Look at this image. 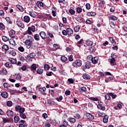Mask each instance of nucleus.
<instances>
[{"label":"nucleus","mask_w":127,"mask_h":127,"mask_svg":"<svg viewBox=\"0 0 127 127\" xmlns=\"http://www.w3.org/2000/svg\"><path fill=\"white\" fill-rule=\"evenodd\" d=\"M5 26L3 23L0 22V30H4Z\"/></svg>","instance_id":"nucleus-42"},{"label":"nucleus","mask_w":127,"mask_h":127,"mask_svg":"<svg viewBox=\"0 0 127 127\" xmlns=\"http://www.w3.org/2000/svg\"><path fill=\"white\" fill-rule=\"evenodd\" d=\"M109 121V116L108 115H105L103 119V122L104 124H107Z\"/></svg>","instance_id":"nucleus-24"},{"label":"nucleus","mask_w":127,"mask_h":127,"mask_svg":"<svg viewBox=\"0 0 127 127\" xmlns=\"http://www.w3.org/2000/svg\"><path fill=\"white\" fill-rule=\"evenodd\" d=\"M14 34H15V31L14 30H11L10 31L9 35L12 37H14Z\"/></svg>","instance_id":"nucleus-38"},{"label":"nucleus","mask_w":127,"mask_h":127,"mask_svg":"<svg viewBox=\"0 0 127 127\" xmlns=\"http://www.w3.org/2000/svg\"><path fill=\"white\" fill-rule=\"evenodd\" d=\"M24 112H22L21 113H19V117L21 118V119H22V120H25L26 119V115L24 113Z\"/></svg>","instance_id":"nucleus-26"},{"label":"nucleus","mask_w":127,"mask_h":127,"mask_svg":"<svg viewBox=\"0 0 127 127\" xmlns=\"http://www.w3.org/2000/svg\"><path fill=\"white\" fill-rule=\"evenodd\" d=\"M44 18H45L46 19H48V20H52V16L50 15V14H45L44 15Z\"/></svg>","instance_id":"nucleus-21"},{"label":"nucleus","mask_w":127,"mask_h":127,"mask_svg":"<svg viewBox=\"0 0 127 127\" xmlns=\"http://www.w3.org/2000/svg\"><path fill=\"white\" fill-rule=\"evenodd\" d=\"M8 61H9V62L10 63V64H15L16 63H17V61H16V60L13 59V58H9L8 59Z\"/></svg>","instance_id":"nucleus-16"},{"label":"nucleus","mask_w":127,"mask_h":127,"mask_svg":"<svg viewBox=\"0 0 127 127\" xmlns=\"http://www.w3.org/2000/svg\"><path fill=\"white\" fill-rule=\"evenodd\" d=\"M69 12L72 15H74L75 13V11L73 9H69Z\"/></svg>","instance_id":"nucleus-62"},{"label":"nucleus","mask_w":127,"mask_h":127,"mask_svg":"<svg viewBox=\"0 0 127 127\" xmlns=\"http://www.w3.org/2000/svg\"><path fill=\"white\" fill-rule=\"evenodd\" d=\"M18 50H19L20 52H24V48H23L22 46L19 47Z\"/></svg>","instance_id":"nucleus-55"},{"label":"nucleus","mask_w":127,"mask_h":127,"mask_svg":"<svg viewBox=\"0 0 127 127\" xmlns=\"http://www.w3.org/2000/svg\"><path fill=\"white\" fill-rule=\"evenodd\" d=\"M2 121L3 124H6V123H12L13 122V119L12 118H2Z\"/></svg>","instance_id":"nucleus-7"},{"label":"nucleus","mask_w":127,"mask_h":127,"mask_svg":"<svg viewBox=\"0 0 127 127\" xmlns=\"http://www.w3.org/2000/svg\"><path fill=\"white\" fill-rule=\"evenodd\" d=\"M32 32H35V26L34 25L28 27V30L26 31V33L29 35H32Z\"/></svg>","instance_id":"nucleus-1"},{"label":"nucleus","mask_w":127,"mask_h":127,"mask_svg":"<svg viewBox=\"0 0 127 127\" xmlns=\"http://www.w3.org/2000/svg\"><path fill=\"white\" fill-rule=\"evenodd\" d=\"M39 92L41 93L42 95H46V93H45V91H46V87H40L39 89Z\"/></svg>","instance_id":"nucleus-14"},{"label":"nucleus","mask_w":127,"mask_h":127,"mask_svg":"<svg viewBox=\"0 0 127 127\" xmlns=\"http://www.w3.org/2000/svg\"><path fill=\"white\" fill-rule=\"evenodd\" d=\"M90 68H91V63L88 61L85 63L84 65H82L81 66V69H82L83 71H85L86 69H90Z\"/></svg>","instance_id":"nucleus-4"},{"label":"nucleus","mask_w":127,"mask_h":127,"mask_svg":"<svg viewBox=\"0 0 127 127\" xmlns=\"http://www.w3.org/2000/svg\"><path fill=\"white\" fill-rule=\"evenodd\" d=\"M79 30H80V26L77 25L74 28V32H78Z\"/></svg>","instance_id":"nucleus-45"},{"label":"nucleus","mask_w":127,"mask_h":127,"mask_svg":"<svg viewBox=\"0 0 127 127\" xmlns=\"http://www.w3.org/2000/svg\"><path fill=\"white\" fill-rule=\"evenodd\" d=\"M109 24H110L111 27H116V24L113 21H110Z\"/></svg>","instance_id":"nucleus-54"},{"label":"nucleus","mask_w":127,"mask_h":127,"mask_svg":"<svg viewBox=\"0 0 127 127\" xmlns=\"http://www.w3.org/2000/svg\"><path fill=\"white\" fill-rule=\"evenodd\" d=\"M88 99L91 100V101H94L95 102H98L99 100L97 97H89Z\"/></svg>","instance_id":"nucleus-44"},{"label":"nucleus","mask_w":127,"mask_h":127,"mask_svg":"<svg viewBox=\"0 0 127 127\" xmlns=\"http://www.w3.org/2000/svg\"><path fill=\"white\" fill-rule=\"evenodd\" d=\"M9 43L12 47H15V41L13 39H11L9 40Z\"/></svg>","instance_id":"nucleus-15"},{"label":"nucleus","mask_w":127,"mask_h":127,"mask_svg":"<svg viewBox=\"0 0 127 127\" xmlns=\"http://www.w3.org/2000/svg\"><path fill=\"white\" fill-rule=\"evenodd\" d=\"M15 111L20 114L21 113H24V112H25V109L21 107V106L19 105H17L15 107Z\"/></svg>","instance_id":"nucleus-3"},{"label":"nucleus","mask_w":127,"mask_h":127,"mask_svg":"<svg viewBox=\"0 0 127 127\" xmlns=\"http://www.w3.org/2000/svg\"><path fill=\"white\" fill-rule=\"evenodd\" d=\"M2 49L4 50V51H8V49H9V48L8 47V46H7V45L4 44L2 46Z\"/></svg>","instance_id":"nucleus-32"},{"label":"nucleus","mask_w":127,"mask_h":127,"mask_svg":"<svg viewBox=\"0 0 127 127\" xmlns=\"http://www.w3.org/2000/svg\"><path fill=\"white\" fill-rule=\"evenodd\" d=\"M44 69L46 71H48V70L50 69V67L49 66V65L46 64L44 66Z\"/></svg>","instance_id":"nucleus-46"},{"label":"nucleus","mask_w":127,"mask_h":127,"mask_svg":"<svg viewBox=\"0 0 127 127\" xmlns=\"http://www.w3.org/2000/svg\"><path fill=\"white\" fill-rule=\"evenodd\" d=\"M110 95H111V93H109L108 94H107V95L105 96V99H106V100H108V101L111 100Z\"/></svg>","instance_id":"nucleus-51"},{"label":"nucleus","mask_w":127,"mask_h":127,"mask_svg":"<svg viewBox=\"0 0 127 127\" xmlns=\"http://www.w3.org/2000/svg\"><path fill=\"white\" fill-rule=\"evenodd\" d=\"M32 42H31L30 40H26L25 41V44L26 46V48H27V49L31 48V45H32Z\"/></svg>","instance_id":"nucleus-5"},{"label":"nucleus","mask_w":127,"mask_h":127,"mask_svg":"<svg viewBox=\"0 0 127 127\" xmlns=\"http://www.w3.org/2000/svg\"><path fill=\"white\" fill-rule=\"evenodd\" d=\"M113 80H114V77L113 76H109L106 75V77H105L106 83H109V82H111V81H113Z\"/></svg>","instance_id":"nucleus-11"},{"label":"nucleus","mask_w":127,"mask_h":127,"mask_svg":"<svg viewBox=\"0 0 127 127\" xmlns=\"http://www.w3.org/2000/svg\"><path fill=\"white\" fill-rule=\"evenodd\" d=\"M99 61V57H95L92 59L91 62L93 64H97Z\"/></svg>","instance_id":"nucleus-13"},{"label":"nucleus","mask_w":127,"mask_h":127,"mask_svg":"<svg viewBox=\"0 0 127 127\" xmlns=\"http://www.w3.org/2000/svg\"><path fill=\"white\" fill-rule=\"evenodd\" d=\"M97 108L99 110H102V111H105L106 110V107L103 106V104H98Z\"/></svg>","instance_id":"nucleus-27"},{"label":"nucleus","mask_w":127,"mask_h":127,"mask_svg":"<svg viewBox=\"0 0 127 127\" xmlns=\"http://www.w3.org/2000/svg\"><path fill=\"white\" fill-rule=\"evenodd\" d=\"M110 96L112 97V99H116L117 97V95L114 94V93H110Z\"/></svg>","instance_id":"nucleus-63"},{"label":"nucleus","mask_w":127,"mask_h":127,"mask_svg":"<svg viewBox=\"0 0 127 127\" xmlns=\"http://www.w3.org/2000/svg\"><path fill=\"white\" fill-rule=\"evenodd\" d=\"M19 127H27V124H20L19 125Z\"/></svg>","instance_id":"nucleus-64"},{"label":"nucleus","mask_w":127,"mask_h":127,"mask_svg":"<svg viewBox=\"0 0 127 127\" xmlns=\"http://www.w3.org/2000/svg\"><path fill=\"white\" fill-rule=\"evenodd\" d=\"M23 20L24 22H26V23H28V22L30 21V18L29 16L26 15L24 16Z\"/></svg>","instance_id":"nucleus-17"},{"label":"nucleus","mask_w":127,"mask_h":127,"mask_svg":"<svg viewBox=\"0 0 127 127\" xmlns=\"http://www.w3.org/2000/svg\"><path fill=\"white\" fill-rule=\"evenodd\" d=\"M39 35L41 37L42 39H46V38H47V35L44 31H41L39 33Z\"/></svg>","instance_id":"nucleus-8"},{"label":"nucleus","mask_w":127,"mask_h":127,"mask_svg":"<svg viewBox=\"0 0 127 127\" xmlns=\"http://www.w3.org/2000/svg\"><path fill=\"white\" fill-rule=\"evenodd\" d=\"M9 92L10 94H11V95H15V94H18V93H19V91L18 90H16L15 89H10V90H9Z\"/></svg>","instance_id":"nucleus-18"},{"label":"nucleus","mask_w":127,"mask_h":127,"mask_svg":"<svg viewBox=\"0 0 127 127\" xmlns=\"http://www.w3.org/2000/svg\"><path fill=\"white\" fill-rule=\"evenodd\" d=\"M86 45L87 46L91 47V46H92V45H93V42L92 41L87 40L86 41Z\"/></svg>","instance_id":"nucleus-33"},{"label":"nucleus","mask_w":127,"mask_h":127,"mask_svg":"<svg viewBox=\"0 0 127 127\" xmlns=\"http://www.w3.org/2000/svg\"><path fill=\"white\" fill-rule=\"evenodd\" d=\"M53 47L55 48V50H58V49H60V45L57 44H54Z\"/></svg>","instance_id":"nucleus-39"},{"label":"nucleus","mask_w":127,"mask_h":127,"mask_svg":"<svg viewBox=\"0 0 127 127\" xmlns=\"http://www.w3.org/2000/svg\"><path fill=\"white\" fill-rule=\"evenodd\" d=\"M97 13L96 12H88L86 14L87 16H95Z\"/></svg>","instance_id":"nucleus-28"},{"label":"nucleus","mask_w":127,"mask_h":127,"mask_svg":"<svg viewBox=\"0 0 127 127\" xmlns=\"http://www.w3.org/2000/svg\"><path fill=\"white\" fill-rule=\"evenodd\" d=\"M78 91L80 93H83V92H86L87 88L85 86H82V87H80L79 89H78Z\"/></svg>","instance_id":"nucleus-23"},{"label":"nucleus","mask_w":127,"mask_h":127,"mask_svg":"<svg viewBox=\"0 0 127 127\" xmlns=\"http://www.w3.org/2000/svg\"><path fill=\"white\" fill-rule=\"evenodd\" d=\"M30 69L31 71H32V72H34L35 71H36V64H32L31 65Z\"/></svg>","instance_id":"nucleus-20"},{"label":"nucleus","mask_w":127,"mask_h":127,"mask_svg":"<svg viewBox=\"0 0 127 127\" xmlns=\"http://www.w3.org/2000/svg\"><path fill=\"white\" fill-rule=\"evenodd\" d=\"M29 56L32 59H34V58H35V56H36V55H35V53H31L29 54Z\"/></svg>","instance_id":"nucleus-43"},{"label":"nucleus","mask_w":127,"mask_h":127,"mask_svg":"<svg viewBox=\"0 0 127 127\" xmlns=\"http://www.w3.org/2000/svg\"><path fill=\"white\" fill-rule=\"evenodd\" d=\"M89 51L90 52H96V47H91L89 48Z\"/></svg>","instance_id":"nucleus-53"},{"label":"nucleus","mask_w":127,"mask_h":127,"mask_svg":"<svg viewBox=\"0 0 127 127\" xmlns=\"http://www.w3.org/2000/svg\"><path fill=\"white\" fill-rule=\"evenodd\" d=\"M66 31H67L68 35H71V34H73V30L71 29V28H67L66 29Z\"/></svg>","instance_id":"nucleus-29"},{"label":"nucleus","mask_w":127,"mask_h":127,"mask_svg":"<svg viewBox=\"0 0 127 127\" xmlns=\"http://www.w3.org/2000/svg\"><path fill=\"white\" fill-rule=\"evenodd\" d=\"M75 44L77 47L81 48V45L84 44V39H81L79 41H77L76 43H75Z\"/></svg>","instance_id":"nucleus-10"},{"label":"nucleus","mask_w":127,"mask_h":127,"mask_svg":"<svg viewBox=\"0 0 127 127\" xmlns=\"http://www.w3.org/2000/svg\"><path fill=\"white\" fill-rule=\"evenodd\" d=\"M68 60L70 62H72L74 60L73 59V55H70L68 56Z\"/></svg>","instance_id":"nucleus-59"},{"label":"nucleus","mask_w":127,"mask_h":127,"mask_svg":"<svg viewBox=\"0 0 127 127\" xmlns=\"http://www.w3.org/2000/svg\"><path fill=\"white\" fill-rule=\"evenodd\" d=\"M2 40L4 41V42H7V41H8L9 40V38L5 36H2Z\"/></svg>","instance_id":"nucleus-35"},{"label":"nucleus","mask_w":127,"mask_h":127,"mask_svg":"<svg viewBox=\"0 0 127 127\" xmlns=\"http://www.w3.org/2000/svg\"><path fill=\"white\" fill-rule=\"evenodd\" d=\"M20 120V118H19V117L16 116L14 117V123L15 124H17L18 122H19Z\"/></svg>","instance_id":"nucleus-34"},{"label":"nucleus","mask_w":127,"mask_h":127,"mask_svg":"<svg viewBox=\"0 0 127 127\" xmlns=\"http://www.w3.org/2000/svg\"><path fill=\"white\" fill-rule=\"evenodd\" d=\"M10 53L12 56H15L16 55V52L14 50L11 51Z\"/></svg>","instance_id":"nucleus-61"},{"label":"nucleus","mask_w":127,"mask_h":127,"mask_svg":"<svg viewBox=\"0 0 127 127\" xmlns=\"http://www.w3.org/2000/svg\"><path fill=\"white\" fill-rule=\"evenodd\" d=\"M33 37L36 41H39L40 40V37L38 34H34Z\"/></svg>","instance_id":"nucleus-25"},{"label":"nucleus","mask_w":127,"mask_h":127,"mask_svg":"<svg viewBox=\"0 0 127 127\" xmlns=\"http://www.w3.org/2000/svg\"><path fill=\"white\" fill-rule=\"evenodd\" d=\"M61 59L62 61H63V62H66V61H67V58H66V57H65L64 56H62Z\"/></svg>","instance_id":"nucleus-47"},{"label":"nucleus","mask_w":127,"mask_h":127,"mask_svg":"<svg viewBox=\"0 0 127 127\" xmlns=\"http://www.w3.org/2000/svg\"><path fill=\"white\" fill-rule=\"evenodd\" d=\"M6 115L8 117H12V116H13V111L11 110H8L6 112Z\"/></svg>","instance_id":"nucleus-30"},{"label":"nucleus","mask_w":127,"mask_h":127,"mask_svg":"<svg viewBox=\"0 0 127 127\" xmlns=\"http://www.w3.org/2000/svg\"><path fill=\"white\" fill-rule=\"evenodd\" d=\"M16 24L18 27H20L21 28H24L25 27L24 24L20 20H17L16 21Z\"/></svg>","instance_id":"nucleus-6"},{"label":"nucleus","mask_w":127,"mask_h":127,"mask_svg":"<svg viewBox=\"0 0 127 127\" xmlns=\"http://www.w3.org/2000/svg\"><path fill=\"white\" fill-rule=\"evenodd\" d=\"M5 19L6 21H7V22H8L9 24H11L12 23V21H11V20H10V18L9 17H6L5 18Z\"/></svg>","instance_id":"nucleus-50"},{"label":"nucleus","mask_w":127,"mask_h":127,"mask_svg":"<svg viewBox=\"0 0 127 127\" xmlns=\"http://www.w3.org/2000/svg\"><path fill=\"white\" fill-rule=\"evenodd\" d=\"M109 19H111V20H113V21H116V20H118V18L117 16L113 15H111L108 17Z\"/></svg>","instance_id":"nucleus-19"},{"label":"nucleus","mask_w":127,"mask_h":127,"mask_svg":"<svg viewBox=\"0 0 127 127\" xmlns=\"http://www.w3.org/2000/svg\"><path fill=\"white\" fill-rule=\"evenodd\" d=\"M82 77L84 80H90V75L87 73L84 74Z\"/></svg>","instance_id":"nucleus-31"},{"label":"nucleus","mask_w":127,"mask_h":127,"mask_svg":"<svg viewBox=\"0 0 127 127\" xmlns=\"http://www.w3.org/2000/svg\"><path fill=\"white\" fill-rule=\"evenodd\" d=\"M67 121H68V122H70L71 124L76 123V119H75V118H68Z\"/></svg>","instance_id":"nucleus-37"},{"label":"nucleus","mask_w":127,"mask_h":127,"mask_svg":"<svg viewBox=\"0 0 127 127\" xmlns=\"http://www.w3.org/2000/svg\"><path fill=\"white\" fill-rule=\"evenodd\" d=\"M6 106L7 107H11L12 106V102L11 101H8L6 102Z\"/></svg>","instance_id":"nucleus-56"},{"label":"nucleus","mask_w":127,"mask_h":127,"mask_svg":"<svg viewBox=\"0 0 127 127\" xmlns=\"http://www.w3.org/2000/svg\"><path fill=\"white\" fill-rule=\"evenodd\" d=\"M37 74H39V75H41V74H43V69L42 68H38L37 70Z\"/></svg>","instance_id":"nucleus-36"},{"label":"nucleus","mask_w":127,"mask_h":127,"mask_svg":"<svg viewBox=\"0 0 127 127\" xmlns=\"http://www.w3.org/2000/svg\"><path fill=\"white\" fill-rule=\"evenodd\" d=\"M0 95L2 98H4V99H6L8 98V93L6 91H2L0 93Z\"/></svg>","instance_id":"nucleus-12"},{"label":"nucleus","mask_w":127,"mask_h":127,"mask_svg":"<svg viewBox=\"0 0 127 127\" xmlns=\"http://www.w3.org/2000/svg\"><path fill=\"white\" fill-rule=\"evenodd\" d=\"M82 10H83V9L81 8V7H77L76 8V12L77 13H81L82 12Z\"/></svg>","instance_id":"nucleus-48"},{"label":"nucleus","mask_w":127,"mask_h":127,"mask_svg":"<svg viewBox=\"0 0 127 127\" xmlns=\"http://www.w3.org/2000/svg\"><path fill=\"white\" fill-rule=\"evenodd\" d=\"M37 3V6L39 7V8H46V5H44L42 1H38Z\"/></svg>","instance_id":"nucleus-9"},{"label":"nucleus","mask_w":127,"mask_h":127,"mask_svg":"<svg viewBox=\"0 0 127 127\" xmlns=\"http://www.w3.org/2000/svg\"><path fill=\"white\" fill-rule=\"evenodd\" d=\"M67 81L69 82L68 84H73L74 83V80L72 78H68L67 79Z\"/></svg>","instance_id":"nucleus-60"},{"label":"nucleus","mask_w":127,"mask_h":127,"mask_svg":"<svg viewBox=\"0 0 127 127\" xmlns=\"http://www.w3.org/2000/svg\"><path fill=\"white\" fill-rule=\"evenodd\" d=\"M75 20H76L78 22H80V23H81L82 21V18L80 17H75Z\"/></svg>","instance_id":"nucleus-58"},{"label":"nucleus","mask_w":127,"mask_h":127,"mask_svg":"<svg viewBox=\"0 0 127 127\" xmlns=\"http://www.w3.org/2000/svg\"><path fill=\"white\" fill-rule=\"evenodd\" d=\"M109 38L110 42H111L112 44H114V43H116V41H115L113 37H110Z\"/></svg>","instance_id":"nucleus-52"},{"label":"nucleus","mask_w":127,"mask_h":127,"mask_svg":"<svg viewBox=\"0 0 127 127\" xmlns=\"http://www.w3.org/2000/svg\"><path fill=\"white\" fill-rule=\"evenodd\" d=\"M99 117H102V118L106 116L105 113H101L100 112H98Z\"/></svg>","instance_id":"nucleus-57"},{"label":"nucleus","mask_w":127,"mask_h":127,"mask_svg":"<svg viewBox=\"0 0 127 127\" xmlns=\"http://www.w3.org/2000/svg\"><path fill=\"white\" fill-rule=\"evenodd\" d=\"M72 66L74 67V68L81 67V66H82V61H81V60H76L72 63Z\"/></svg>","instance_id":"nucleus-2"},{"label":"nucleus","mask_w":127,"mask_h":127,"mask_svg":"<svg viewBox=\"0 0 127 127\" xmlns=\"http://www.w3.org/2000/svg\"><path fill=\"white\" fill-rule=\"evenodd\" d=\"M4 66L5 67H6V68H11L12 67V65L9 62L5 63Z\"/></svg>","instance_id":"nucleus-40"},{"label":"nucleus","mask_w":127,"mask_h":127,"mask_svg":"<svg viewBox=\"0 0 127 127\" xmlns=\"http://www.w3.org/2000/svg\"><path fill=\"white\" fill-rule=\"evenodd\" d=\"M115 63H116V59H111L110 60V64L112 66H115Z\"/></svg>","instance_id":"nucleus-41"},{"label":"nucleus","mask_w":127,"mask_h":127,"mask_svg":"<svg viewBox=\"0 0 127 127\" xmlns=\"http://www.w3.org/2000/svg\"><path fill=\"white\" fill-rule=\"evenodd\" d=\"M17 8H18L19 10H20V11H21L22 12L24 11V9L21 5H17Z\"/></svg>","instance_id":"nucleus-49"},{"label":"nucleus","mask_w":127,"mask_h":127,"mask_svg":"<svg viewBox=\"0 0 127 127\" xmlns=\"http://www.w3.org/2000/svg\"><path fill=\"white\" fill-rule=\"evenodd\" d=\"M86 116L87 119H89V120H94V116H93L90 113H86Z\"/></svg>","instance_id":"nucleus-22"}]
</instances>
